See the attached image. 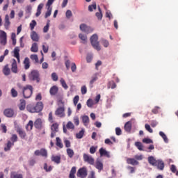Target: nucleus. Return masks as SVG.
<instances>
[{"label":"nucleus","instance_id":"nucleus-1","mask_svg":"<svg viewBox=\"0 0 178 178\" xmlns=\"http://www.w3.org/2000/svg\"><path fill=\"white\" fill-rule=\"evenodd\" d=\"M43 109L44 104L42 102H38L35 106L32 104H29L26 106V110L28 112H30V113H38L42 112Z\"/></svg>","mask_w":178,"mask_h":178},{"label":"nucleus","instance_id":"nucleus-2","mask_svg":"<svg viewBox=\"0 0 178 178\" xmlns=\"http://www.w3.org/2000/svg\"><path fill=\"white\" fill-rule=\"evenodd\" d=\"M90 44L94 49H96L97 51H101V46H99V42H98V35L93 34L90 37Z\"/></svg>","mask_w":178,"mask_h":178},{"label":"nucleus","instance_id":"nucleus-3","mask_svg":"<svg viewBox=\"0 0 178 178\" xmlns=\"http://www.w3.org/2000/svg\"><path fill=\"white\" fill-rule=\"evenodd\" d=\"M34 89L31 85H26L22 88L24 98H30L33 95Z\"/></svg>","mask_w":178,"mask_h":178},{"label":"nucleus","instance_id":"nucleus-4","mask_svg":"<svg viewBox=\"0 0 178 178\" xmlns=\"http://www.w3.org/2000/svg\"><path fill=\"white\" fill-rule=\"evenodd\" d=\"M29 79L31 81H36L40 83L41 79L40 78V72L37 70H33L29 75Z\"/></svg>","mask_w":178,"mask_h":178},{"label":"nucleus","instance_id":"nucleus-5","mask_svg":"<svg viewBox=\"0 0 178 178\" xmlns=\"http://www.w3.org/2000/svg\"><path fill=\"white\" fill-rule=\"evenodd\" d=\"M15 128L20 138H22V140H26V138L27 137V134H26V131L20 128V127H19L17 125V123L16 122H15Z\"/></svg>","mask_w":178,"mask_h":178},{"label":"nucleus","instance_id":"nucleus-6","mask_svg":"<svg viewBox=\"0 0 178 178\" xmlns=\"http://www.w3.org/2000/svg\"><path fill=\"white\" fill-rule=\"evenodd\" d=\"M8 43V35L5 31L0 30V44L1 45H6Z\"/></svg>","mask_w":178,"mask_h":178},{"label":"nucleus","instance_id":"nucleus-7","mask_svg":"<svg viewBox=\"0 0 178 178\" xmlns=\"http://www.w3.org/2000/svg\"><path fill=\"white\" fill-rule=\"evenodd\" d=\"M51 138H54V137H55V136H56V133H58V131H59V124H58V122L54 123L51 126Z\"/></svg>","mask_w":178,"mask_h":178},{"label":"nucleus","instance_id":"nucleus-8","mask_svg":"<svg viewBox=\"0 0 178 178\" xmlns=\"http://www.w3.org/2000/svg\"><path fill=\"white\" fill-rule=\"evenodd\" d=\"M87 168L86 167H83L79 168L77 171L76 176L79 178H86L87 177Z\"/></svg>","mask_w":178,"mask_h":178},{"label":"nucleus","instance_id":"nucleus-9","mask_svg":"<svg viewBox=\"0 0 178 178\" xmlns=\"http://www.w3.org/2000/svg\"><path fill=\"white\" fill-rule=\"evenodd\" d=\"M34 127L38 130H42L44 129V122L41 118H38L33 123Z\"/></svg>","mask_w":178,"mask_h":178},{"label":"nucleus","instance_id":"nucleus-10","mask_svg":"<svg viewBox=\"0 0 178 178\" xmlns=\"http://www.w3.org/2000/svg\"><path fill=\"white\" fill-rule=\"evenodd\" d=\"M34 155H35V156H40V155L41 156H44V158H47V156H48V152L47 149L42 148L40 150H35Z\"/></svg>","mask_w":178,"mask_h":178},{"label":"nucleus","instance_id":"nucleus-11","mask_svg":"<svg viewBox=\"0 0 178 178\" xmlns=\"http://www.w3.org/2000/svg\"><path fill=\"white\" fill-rule=\"evenodd\" d=\"M80 30L81 31H83V33H86V34H90V33H92L94 29H92L91 27L88 26L85 24H81L80 25Z\"/></svg>","mask_w":178,"mask_h":178},{"label":"nucleus","instance_id":"nucleus-12","mask_svg":"<svg viewBox=\"0 0 178 178\" xmlns=\"http://www.w3.org/2000/svg\"><path fill=\"white\" fill-rule=\"evenodd\" d=\"M83 161L84 162H87L88 163H89V165H94V158H92V156H91L90 155L83 154Z\"/></svg>","mask_w":178,"mask_h":178},{"label":"nucleus","instance_id":"nucleus-13","mask_svg":"<svg viewBox=\"0 0 178 178\" xmlns=\"http://www.w3.org/2000/svg\"><path fill=\"white\" fill-rule=\"evenodd\" d=\"M56 116L65 118V107H59L55 111Z\"/></svg>","mask_w":178,"mask_h":178},{"label":"nucleus","instance_id":"nucleus-14","mask_svg":"<svg viewBox=\"0 0 178 178\" xmlns=\"http://www.w3.org/2000/svg\"><path fill=\"white\" fill-rule=\"evenodd\" d=\"M4 115L7 118H13L15 115V111L12 108H7L4 111Z\"/></svg>","mask_w":178,"mask_h":178},{"label":"nucleus","instance_id":"nucleus-15","mask_svg":"<svg viewBox=\"0 0 178 178\" xmlns=\"http://www.w3.org/2000/svg\"><path fill=\"white\" fill-rule=\"evenodd\" d=\"M95 168L99 170V172H101V170H104V163L101 160L97 159L95 163Z\"/></svg>","mask_w":178,"mask_h":178},{"label":"nucleus","instance_id":"nucleus-16","mask_svg":"<svg viewBox=\"0 0 178 178\" xmlns=\"http://www.w3.org/2000/svg\"><path fill=\"white\" fill-rule=\"evenodd\" d=\"M99 152L100 154V156H106V158H111V154H109V152H107L104 147L99 149Z\"/></svg>","mask_w":178,"mask_h":178},{"label":"nucleus","instance_id":"nucleus-17","mask_svg":"<svg viewBox=\"0 0 178 178\" xmlns=\"http://www.w3.org/2000/svg\"><path fill=\"white\" fill-rule=\"evenodd\" d=\"M31 38L32 41H35V42H38L40 41V36L35 31H32L31 33Z\"/></svg>","mask_w":178,"mask_h":178},{"label":"nucleus","instance_id":"nucleus-18","mask_svg":"<svg viewBox=\"0 0 178 178\" xmlns=\"http://www.w3.org/2000/svg\"><path fill=\"white\" fill-rule=\"evenodd\" d=\"M127 163H128V165H133L134 166L136 165H139V162L136 160V159H133V158H129L127 159Z\"/></svg>","mask_w":178,"mask_h":178},{"label":"nucleus","instance_id":"nucleus-19","mask_svg":"<svg viewBox=\"0 0 178 178\" xmlns=\"http://www.w3.org/2000/svg\"><path fill=\"white\" fill-rule=\"evenodd\" d=\"M10 26V21L9 20V15H6L4 27H5L6 30H9Z\"/></svg>","mask_w":178,"mask_h":178},{"label":"nucleus","instance_id":"nucleus-20","mask_svg":"<svg viewBox=\"0 0 178 178\" xmlns=\"http://www.w3.org/2000/svg\"><path fill=\"white\" fill-rule=\"evenodd\" d=\"M58 91H59V88L56 86H52L49 90L51 95H56L58 94Z\"/></svg>","mask_w":178,"mask_h":178},{"label":"nucleus","instance_id":"nucleus-21","mask_svg":"<svg viewBox=\"0 0 178 178\" xmlns=\"http://www.w3.org/2000/svg\"><path fill=\"white\" fill-rule=\"evenodd\" d=\"M156 166L159 170H163V169H165V163H163L161 160H157Z\"/></svg>","mask_w":178,"mask_h":178},{"label":"nucleus","instance_id":"nucleus-22","mask_svg":"<svg viewBox=\"0 0 178 178\" xmlns=\"http://www.w3.org/2000/svg\"><path fill=\"white\" fill-rule=\"evenodd\" d=\"M11 72L13 73H17V63L15 59H13Z\"/></svg>","mask_w":178,"mask_h":178},{"label":"nucleus","instance_id":"nucleus-23","mask_svg":"<svg viewBox=\"0 0 178 178\" xmlns=\"http://www.w3.org/2000/svg\"><path fill=\"white\" fill-rule=\"evenodd\" d=\"M147 160L150 165H152V166H156L158 160L155 159V158H154V156H149Z\"/></svg>","mask_w":178,"mask_h":178},{"label":"nucleus","instance_id":"nucleus-24","mask_svg":"<svg viewBox=\"0 0 178 178\" xmlns=\"http://www.w3.org/2000/svg\"><path fill=\"white\" fill-rule=\"evenodd\" d=\"M19 102L18 105L19 111H24L26 109V100L22 99L19 100Z\"/></svg>","mask_w":178,"mask_h":178},{"label":"nucleus","instance_id":"nucleus-25","mask_svg":"<svg viewBox=\"0 0 178 178\" xmlns=\"http://www.w3.org/2000/svg\"><path fill=\"white\" fill-rule=\"evenodd\" d=\"M97 80H98V73H95L91 77V80L90 81V86L91 88H92V87H93L92 84H94V82L97 81Z\"/></svg>","mask_w":178,"mask_h":178},{"label":"nucleus","instance_id":"nucleus-26","mask_svg":"<svg viewBox=\"0 0 178 178\" xmlns=\"http://www.w3.org/2000/svg\"><path fill=\"white\" fill-rule=\"evenodd\" d=\"M82 122L84 126H88V124H90V118L88 117V115L82 116Z\"/></svg>","mask_w":178,"mask_h":178},{"label":"nucleus","instance_id":"nucleus-27","mask_svg":"<svg viewBox=\"0 0 178 178\" xmlns=\"http://www.w3.org/2000/svg\"><path fill=\"white\" fill-rule=\"evenodd\" d=\"M124 130L127 133H130V131H131V122L128 121L127 122H126V124H124Z\"/></svg>","mask_w":178,"mask_h":178},{"label":"nucleus","instance_id":"nucleus-28","mask_svg":"<svg viewBox=\"0 0 178 178\" xmlns=\"http://www.w3.org/2000/svg\"><path fill=\"white\" fill-rule=\"evenodd\" d=\"M33 126L34 122H33V120H30L26 126V130L27 131H31V130H33Z\"/></svg>","mask_w":178,"mask_h":178},{"label":"nucleus","instance_id":"nucleus-29","mask_svg":"<svg viewBox=\"0 0 178 178\" xmlns=\"http://www.w3.org/2000/svg\"><path fill=\"white\" fill-rule=\"evenodd\" d=\"M24 69L27 70L28 69H30V58L28 57H26L24 60Z\"/></svg>","mask_w":178,"mask_h":178},{"label":"nucleus","instance_id":"nucleus-30","mask_svg":"<svg viewBox=\"0 0 178 178\" xmlns=\"http://www.w3.org/2000/svg\"><path fill=\"white\" fill-rule=\"evenodd\" d=\"M15 145L14 143H12L10 140H8L6 144V147H4V151L6 152L8 151H10V148Z\"/></svg>","mask_w":178,"mask_h":178},{"label":"nucleus","instance_id":"nucleus-31","mask_svg":"<svg viewBox=\"0 0 178 178\" xmlns=\"http://www.w3.org/2000/svg\"><path fill=\"white\" fill-rule=\"evenodd\" d=\"M56 145L58 147V148H63V143H62V140L60 139L59 137L56 138Z\"/></svg>","mask_w":178,"mask_h":178},{"label":"nucleus","instance_id":"nucleus-32","mask_svg":"<svg viewBox=\"0 0 178 178\" xmlns=\"http://www.w3.org/2000/svg\"><path fill=\"white\" fill-rule=\"evenodd\" d=\"M3 73L5 74V76H9L10 74V69H9V65H5L3 69Z\"/></svg>","mask_w":178,"mask_h":178},{"label":"nucleus","instance_id":"nucleus-33","mask_svg":"<svg viewBox=\"0 0 178 178\" xmlns=\"http://www.w3.org/2000/svg\"><path fill=\"white\" fill-rule=\"evenodd\" d=\"M10 178H23V175L18 174L16 172L13 171L10 172Z\"/></svg>","mask_w":178,"mask_h":178},{"label":"nucleus","instance_id":"nucleus-34","mask_svg":"<svg viewBox=\"0 0 178 178\" xmlns=\"http://www.w3.org/2000/svg\"><path fill=\"white\" fill-rule=\"evenodd\" d=\"M51 161L54 162L55 163L59 164L60 163V157L59 156H52Z\"/></svg>","mask_w":178,"mask_h":178},{"label":"nucleus","instance_id":"nucleus-35","mask_svg":"<svg viewBox=\"0 0 178 178\" xmlns=\"http://www.w3.org/2000/svg\"><path fill=\"white\" fill-rule=\"evenodd\" d=\"M76 175V167H72L70 172L69 178H76V175Z\"/></svg>","mask_w":178,"mask_h":178},{"label":"nucleus","instance_id":"nucleus-36","mask_svg":"<svg viewBox=\"0 0 178 178\" xmlns=\"http://www.w3.org/2000/svg\"><path fill=\"white\" fill-rule=\"evenodd\" d=\"M31 52H38V44L35 42L32 44L31 47Z\"/></svg>","mask_w":178,"mask_h":178},{"label":"nucleus","instance_id":"nucleus-37","mask_svg":"<svg viewBox=\"0 0 178 178\" xmlns=\"http://www.w3.org/2000/svg\"><path fill=\"white\" fill-rule=\"evenodd\" d=\"M135 146L138 148L139 151H144V146L141 142H136Z\"/></svg>","mask_w":178,"mask_h":178},{"label":"nucleus","instance_id":"nucleus-38","mask_svg":"<svg viewBox=\"0 0 178 178\" xmlns=\"http://www.w3.org/2000/svg\"><path fill=\"white\" fill-rule=\"evenodd\" d=\"M79 38L83 41V44H87V35L80 33Z\"/></svg>","mask_w":178,"mask_h":178},{"label":"nucleus","instance_id":"nucleus-39","mask_svg":"<svg viewBox=\"0 0 178 178\" xmlns=\"http://www.w3.org/2000/svg\"><path fill=\"white\" fill-rule=\"evenodd\" d=\"M20 49L19 47H15L14 49V58H19L20 56Z\"/></svg>","mask_w":178,"mask_h":178},{"label":"nucleus","instance_id":"nucleus-40","mask_svg":"<svg viewBox=\"0 0 178 178\" xmlns=\"http://www.w3.org/2000/svg\"><path fill=\"white\" fill-rule=\"evenodd\" d=\"M159 136H161V137H162V138L163 139L164 143H169V140L168 139V136H166V134H165V133H163V131H160L159 132Z\"/></svg>","mask_w":178,"mask_h":178},{"label":"nucleus","instance_id":"nucleus-41","mask_svg":"<svg viewBox=\"0 0 178 178\" xmlns=\"http://www.w3.org/2000/svg\"><path fill=\"white\" fill-rule=\"evenodd\" d=\"M67 154L69 158H73V156H74V151L70 148L67 149Z\"/></svg>","mask_w":178,"mask_h":178},{"label":"nucleus","instance_id":"nucleus-42","mask_svg":"<svg viewBox=\"0 0 178 178\" xmlns=\"http://www.w3.org/2000/svg\"><path fill=\"white\" fill-rule=\"evenodd\" d=\"M66 127L67 129H68V130H74V124H73V122H72V121H69L67 123Z\"/></svg>","mask_w":178,"mask_h":178},{"label":"nucleus","instance_id":"nucleus-43","mask_svg":"<svg viewBox=\"0 0 178 178\" xmlns=\"http://www.w3.org/2000/svg\"><path fill=\"white\" fill-rule=\"evenodd\" d=\"M51 13H52V7L47 6V11L44 15L45 19L49 17V16H51Z\"/></svg>","mask_w":178,"mask_h":178},{"label":"nucleus","instance_id":"nucleus-44","mask_svg":"<svg viewBox=\"0 0 178 178\" xmlns=\"http://www.w3.org/2000/svg\"><path fill=\"white\" fill-rule=\"evenodd\" d=\"M60 83L62 87L65 88V90H67L69 88V86H67V84H66V81H65V79H63V78L60 79Z\"/></svg>","mask_w":178,"mask_h":178},{"label":"nucleus","instance_id":"nucleus-45","mask_svg":"<svg viewBox=\"0 0 178 178\" xmlns=\"http://www.w3.org/2000/svg\"><path fill=\"white\" fill-rule=\"evenodd\" d=\"M17 139H18L17 135H16V134H13V135L11 136V138H10V141L11 142V143L15 144V143L17 142Z\"/></svg>","mask_w":178,"mask_h":178},{"label":"nucleus","instance_id":"nucleus-46","mask_svg":"<svg viewBox=\"0 0 178 178\" xmlns=\"http://www.w3.org/2000/svg\"><path fill=\"white\" fill-rule=\"evenodd\" d=\"M43 169L45 170V172H51L52 170V166H49L48 168V164H47V163H45L44 164V167H43Z\"/></svg>","mask_w":178,"mask_h":178},{"label":"nucleus","instance_id":"nucleus-47","mask_svg":"<svg viewBox=\"0 0 178 178\" xmlns=\"http://www.w3.org/2000/svg\"><path fill=\"white\" fill-rule=\"evenodd\" d=\"M96 16L98 20H102V11H101V8L99 7V13H96Z\"/></svg>","mask_w":178,"mask_h":178},{"label":"nucleus","instance_id":"nucleus-48","mask_svg":"<svg viewBox=\"0 0 178 178\" xmlns=\"http://www.w3.org/2000/svg\"><path fill=\"white\" fill-rule=\"evenodd\" d=\"M30 58L31 60H35L36 63H38V56L37 54H31Z\"/></svg>","mask_w":178,"mask_h":178},{"label":"nucleus","instance_id":"nucleus-49","mask_svg":"<svg viewBox=\"0 0 178 178\" xmlns=\"http://www.w3.org/2000/svg\"><path fill=\"white\" fill-rule=\"evenodd\" d=\"M83 136H84V130L83 129L76 134V138H83Z\"/></svg>","mask_w":178,"mask_h":178},{"label":"nucleus","instance_id":"nucleus-50","mask_svg":"<svg viewBox=\"0 0 178 178\" xmlns=\"http://www.w3.org/2000/svg\"><path fill=\"white\" fill-rule=\"evenodd\" d=\"M31 30H34V27L37 26V22L35 20H32L29 24Z\"/></svg>","mask_w":178,"mask_h":178},{"label":"nucleus","instance_id":"nucleus-51","mask_svg":"<svg viewBox=\"0 0 178 178\" xmlns=\"http://www.w3.org/2000/svg\"><path fill=\"white\" fill-rule=\"evenodd\" d=\"M143 143L145 144H152L154 142L150 138H145L143 139Z\"/></svg>","mask_w":178,"mask_h":178},{"label":"nucleus","instance_id":"nucleus-52","mask_svg":"<svg viewBox=\"0 0 178 178\" xmlns=\"http://www.w3.org/2000/svg\"><path fill=\"white\" fill-rule=\"evenodd\" d=\"M93 9H97V3H93V4H92V5H90L89 6H88V11L89 12H92V10H93Z\"/></svg>","mask_w":178,"mask_h":178},{"label":"nucleus","instance_id":"nucleus-53","mask_svg":"<svg viewBox=\"0 0 178 178\" xmlns=\"http://www.w3.org/2000/svg\"><path fill=\"white\" fill-rule=\"evenodd\" d=\"M80 99V97H79V95H76L74 99H73V103L74 105L76 106V105H77V104L79 103V101Z\"/></svg>","mask_w":178,"mask_h":178},{"label":"nucleus","instance_id":"nucleus-54","mask_svg":"<svg viewBox=\"0 0 178 178\" xmlns=\"http://www.w3.org/2000/svg\"><path fill=\"white\" fill-rule=\"evenodd\" d=\"M67 19H70L73 16V13H72V10H67L65 13Z\"/></svg>","mask_w":178,"mask_h":178},{"label":"nucleus","instance_id":"nucleus-55","mask_svg":"<svg viewBox=\"0 0 178 178\" xmlns=\"http://www.w3.org/2000/svg\"><path fill=\"white\" fill-rule=\"evenodd\" d=\"M51 79L53 81H58V74H56V72H53L51 74Z\"/></svg>","mask_w":178,"mask_h":178},{"label":"nucleus","instance_id":"nucleus-56","mask_svg":"<svg viewBox=\"0 0 178 178\" xmlns=\"http://www.w3.org/2000/svg\"><path fill=\"white\" fill-rule=\"evenodd\" d=\"M145 129L147 131H149V133H154V131L152 130V129H151V126H149V124H145Z\"/></svg>","mask_w":178,"mask_h":178},{"label":"nucleus","instance_id":"nucleus-57","mask_svg":"<svg viewBox=\"0 0 178 178\" xmlns=\"http://www.w3.org/2000/svg\"><path fill=\"white\" fill-rule=\"evenodd\" d=\"M11 95L13 98H16L17 97V91L15 88L11 89Z\"/></svg>","mask_w":178,"mask_h":178},{"label":"nucleus","instance_id":"nucleus-58","mask_svg":"<svg viewBox=\"0 0 178 178\" xmlns=\"http://www.w3.org/2000/svg\"><path fill=\"white\" fill-rule=\"evenodd\" d=\"M92 105H94V102H92V99H89L87 101V106H88V108H92Z\"/></svg>","mask_w":178,"mask_h":178},{"label":"nucleus","instance_id":"nucleus-59","mask_svg":"<svg viewBox=\"0 0 178 178\" xmlns=\"http://www.w3.org/2000/svg\"><path fill=\"white\" fill-rule=\"evenodd\" d=\"M134 158H135L136 161H143V159H144V156H143V154L135 155Z\"/></svg>","mask_w":178,"mask_h":178},{"label":"nucleus","instance_id":"nucleus-60","mask_svg":"<svg viewBox=\"0 0 178 178\" xmlns=\"http://www.w3.org/2000/svg\"><path fill=\"white\" fill-rule=\"evenodd\" d=\"M64 144H65L66 148H70V147H71L70 140L65 139L64 140Z\"/></svg>","mask_w":178,"mask_h":178},{"label":"nucleus","instance_id":"nucleus-61","mask_svg":"<svg viewBox=\"0 0 178 178\" xmlns=\"http://www.w3.org/2000/svg\"><path fill=\"white\" fill-rule=\"evenodd\" d=\"M81 91L82 95L87 94V87L86 86H82L81 88Z\"/></svg>","mask_w":178,"mask_h":178},{"label":"nucleus","instance_id":"nucleus-62","mask_svg":"<svg viewBox=\"0 0 178 178\" xmlns=\"http://www.w3.org/2000/svg\"><path fill=\"white\" fill-rule=\"evenodd\" d=\"M71 70L73 73L77 70V67L76 66V63H72L71 65Z\"/></svg>","mask_w":178,"mask_h":178},{"label":"nucleus","instance_id":"nucleus-63","mask_svg":"<svg viewBox=\"0 0 178 178\" xmlns=\"http://www.w3.org/2000/svg\"><path fill=\"white\" fill-rule=\"evenodd\" d=\"M115 134L117 136H121L122 135V129L120 127L115 128Z\"/></svg>","mask_w":178,"mask_h":178},{"label":"nucleus","instance_id":"nucleus-64","mask_svg":"<svg viewBox=\"0 0 178 178\" xmlns=\"http://www.w3.org/2000/svg\"><path fill=\"white\" fill-rule=\"evenodd\" d=\"M74 123L76 126H79V124H80V120H79V117L74 118Z\"/></svg>","mask_w":178,"mask_h":178}]
</instances>
